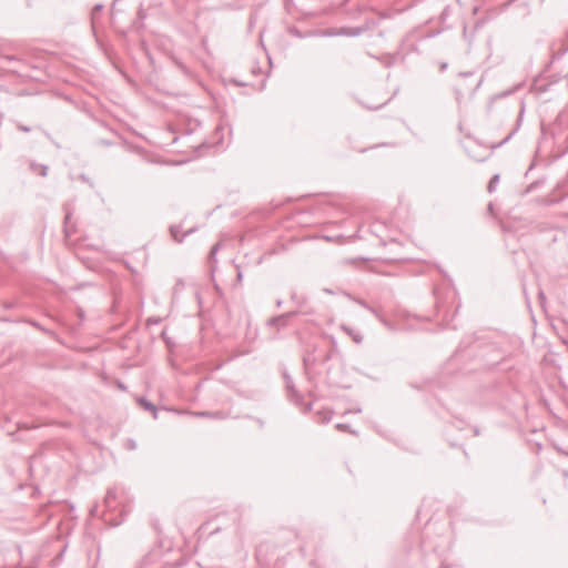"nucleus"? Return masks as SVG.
I'll use <instances>...</instances> for the list:
<instances>
[{
    "label": "nucleus",
    "mask_w": 568,
    "mask_h": 568,
    "mask_svg": "<svg viewBox=\"0 0 568 568\" xmlns=\"http://www.w3.org/2000/svg\"><path fill=\"white\" fill-rule=\"evenodd\" d=\"M283 377L285 381V387L287 392V396L292 403H294L296 406H302L304 403V398L302 394L296 389L293 378L287 372L283 373Z\"/></svg>",
    "instance_id": "f257e3e1"
},
{
    "label": "nucleus",
    "mask_w": 568,
    "mask_h": 568,
    "mask_svg": "<svg viewBox=\"0 0 568 568\" xmlns=\"http://www.w3.org/2000/svg\"><path fill=\"white\" fill-rule=\"evenodd\" d=\"M119 489L118 487H111L108 489L106 495L104 497V506L108 511L114 510L119 503Z\"/></svg>",
    "instance_id": "f03ea898"
},
{
    "label": "nucleus",
    "mask_w": 568,
    "mask_h": 568,
    "mask_svg": "<svg viewBox=\"0 0 568 568\" xmlns=\"http://www.w3.org/2000/svg\"><path fill=\"white\" fill-rule=\"evenodd\" d=\"M524 112H525V105H524V103H521V108H520V112L518 115L516 126L508 133V135L503 141H500L496 145H493V148L501 146L503 144L507 143L515 135V133L518 131V129L520 126Z\"/></svg>",
    "instance_id": "7ed1b4c3"
},
{
    "label": "nucleus",
    "mask_w": 568,
    "mask_h": 568,
    "mask_svg": "<svg viewBox=\"0 0 568 568\" xmlns=\"http://www.w3.org/2000/svg\"><path fill=\"white\" fill-rule=\"evenodd\" d=\"M138 403L143 409L151 412L154 419L158 418L159 409L152 402H150L145 397H139Z\"/></svg>",
    "instance_id": "20e7f679"
},
{
    "label": "nucleus",
    "mask_w": 568,
    "mask_h": 568,
    "mask_svg": "<svg viewBox=\"0 0 568 568\" xmlns=\"http://www.w3.org/2000/svg\"><path fill=\"white\" fill-rule=\"evenodd\" d=\"M300 314V311H291L277 316H273L272 322H282V326H287L288 321Z\"/></svg>",
    "instance_id": "39448f33"
},
{
    "label": "nucleus",
    "mask_w": 568,
    "mask_h": 568,
    "mask_svg": "<svg viewBox=\"0 0 568 568\" xmlns=\"http://www.w3.org/2000/svg\"><path fill=\"white\" fill-rule=\"evenodd\" d=\"M341 328H342V329H343V331H344V332H345V333H346V334H347V335H348V336H349V337H351V338H352L356 344H361V343L363 342V335H362L358 331H356V329H354V328H352V327H349V326H347V325H344V324L341 326Z\"/></svg>",
    "instance_id": "423d86ee"
},
{
    "label": "nucleus",
    "mask_w": 568,
    "mask_h": 568,
    "mask_svg": "<svg viewBox=\"0 0 568 568\" xmlns=\"http://www.w3.org/2000/svg\"><path fill=\"white\" fill-rule=\"evenodd\" d=\"M194 231H195V229H190L187 232H185L183 234L182 237H179V234L181 232V226L180 225H171L170 226L171 236L174 239V241H176L179 243H181L186 235L193 233Z\"/></svg>",
    "instance_id": "0eeeda50"
},
{
    "label": "nucleus",
    "mask_w": 568,
    "mask_h": 568,
    "mask_svg": "<svg viewBox=\"0 0 568 568\" xmlns=\"http://www.w3.org/2000/svg\"><path fill=\"white\" fill-rule=\"evenodd\" d=\"M30 170L41 176H47L49 168L44 164H38L36 162L30 163Z\"/></svg>",
    "instance_id": "6e6552de"
},
{
    "label": "nucleus",
    "mask_w": 568,
    "mask_h": 568,
    "mask_svg": "<svg viewBox=\"0 0 568 568\" xmlns=\"http://www.w3.org/2000/svg\"><path fill=\"white\" fill-rule=\"evenodd\" d=\"M315 359H312L310 356H304L303 358V365H304V369H305V374L307 376V379L310 382L313 381V376H312V373H311V366L314 364Z\"/></svg>",
    "instance_id": "1a4fd4ad"
},
{
    "label": "nucleus",
    "mask_w": 568,
    "mask_h": 568,
    "mask_svg": "<svg viewBox=\"0 0 568 568\" xmlns=\"http://www.w3.org/2000/svg\"><path fill=\"white\" fill-rule=\"evenodd\" d=\"M499 179H500V175H499V174H494V175L491 176V179L489 180L488 186H487V191H488L489 193H493V192L496 190L497 184H498V182H499Z\"/></svg>",
    "instance_id": "9d476101"
},
{
    "label": "nucleus",
    "mask_w": 568,
    "mask_h": 568,
    "mask_svg": "<svg viewBox=\"0 0 568 568\" xmlns=\"http://www.w3.org/2000/svg\"><path fill=\"white\" fill-rule=\"evenodd\" d=\"M195 416H199V417H210V418H220L221 417V413L220 412H196V413H193Z\"/></svg>",
    "instance_id": "9b49d317"
},
{
    "label": "nucleus",
    "mask_w": 568,
    "mask_h": 568,
    "mask_svg": "<svg viewBox=\"0 0 568 568\" xmlns=\"http://www.w3.org/2000/svg\"><path fill=\"white\" fill-rule=\"evenodd\" d=\"M103 10V4H95L93 8H92V11H91V19H92V24H94L95 22V19L98 17V14H100V12Z\"/></svg>",
    "instance_id": "f8f14e48"
},
{
    "label": "nucleus",
    "mask_w": 568,
    "mask_h": 568,
    "mask_svg": "<svg viewBox=\"0 0 568 568\" xmlns=\"http://www.w3.org/2000/svg\"><path fill=\"white\" fill-rule=\"evenodd\" d=\"M332 342H333V348H332V351H331V352H328V353H326V354L324 355V357H323V359H322V362H323V363H326V362L331 361V359H332V357H333V355H334V353H335V352H337V346H336V342H335V339H334V338H332Z\"/></svg>",
    "instance_id": "ddd939ff"
},
{
    "label": "nucleus",
    "mask_w": 568,
    "mask_h": 568,
    "mask_svg": "<svg viewBox=\"0 0 568 568\" xmlns=\"http://www.w3.org/2000/svg\"><path fill=\"white\" fill-rule=\"evenodd\" d=\"M356 302L364 308H366L367 311H369L371 313H373L374 315L377 316V312L374 307H372L371 305L367 304L366 301L364 300H356Z\"/></svg>",
    "instance_id": "4468645a"
},
{
    "label": "nucleus",
    "mask_w": 568,
    "mask_h": 568,
    "mask_svg": "<svg viewBox=\"0 0 568 568\" xmlns=\"http://www.w3.org/2000/svg\"><path fill=\"white\" fill-rule=\"evenodd\" d=\"M273 317L268 318L267 325L270 327H274L277 332L284 328L285 326H282V322H272Z\"/></svg>",
    "instance_id": "2eb2a0df"
},
{
    "label": "nucleus",
    "mask_w": 568,
    "mask_h": 568,
    "mask_svg": "<svg viewBox=\"0 0 568 568\" xmlns=\"http://www.w3.org/2000/svg\"><path fill=\"white\" fill-rule=\"evenodd\" d=\"M79 179H80L82 182H84V183L89 184V186H90V187H94V183H93V181H92V180H91L87 174L81 173V174L79 175Z\"/></svg>",
    "instance_id": "dca6fc26"
},
{
    "label": "nucleus",
    "mask_w": 568,
    "mask_h": 568,
    "mask_svg": "<svg viewBox=\"0 0 568 568\" xmlns=\"http://www.w3.org/2000/svg\"><path fill=\"white\" fill-rule=\"evenodd\" d=\"M450 14V7L446 6L440 14L443 21H445Z\"/></svg>",
    "instance_id": "f3484780"
},
{
    "label": "nucleus",
    "mask_w": 568,
    "mask_h": 568,
    "mask_svg": "<svg viewBox=\"0 0 568 568\" xmlns=\"http://www.w3.org/2000/svg\"><path fill=\"white\" fill-rule=\"evenodd\" d=\"M138 18H139L140 20H144V19L146 18V13H145V11H144V9H143V8H140V9H139V11H138Z\"/></svg>",
    "instance_id": "a211bd4d"
},
{
    "label": "nucleus",
    "mask_w": 568,
    "mask_h": 568,
    "mask_svg": "<svg viewBox=\"0 0 568 568\" xmlns=\"http://www.w3.org/2000/svg\"><path fill=\"white\" fill-rule=\"evenodd\" d=\"M17 128H18L19 131H22V132H26V133L31 131L30 126H27V125H23V124H18Z\"/></svg>",
    "instance_id": "6ab92c4d"
},
{
    "label": "nucleus",
    "mask_w": 568,
    "mask_h": 568,
    "mask_svg": "<svg viewBox=\"0 0 568 568\" xmlns=\"http://www.w3.org/2000/svg\"><path fill=\"white\" fill-rule=\"evenodd\" d=\"M220 248V244H215L212 248H211V252H210V256L211 257H214V255L216 254V252L219 251Z\"/></svg>",
    "instance_id": "aec40b11"
},
{
    "label": "nucleus",
    "mask_w": 568,
    "mask_h": 568,
    "mask_svg": "<svg viewBox=\"0 0 568 568\" xmlns=\"http://www.w3.org/2000/svg\"><path fill=\"white\" fill-rule=\"evenodd\" d=\"M348 427L349 426L347 424H342V423L336 424V428L339 430H346V429H348Z\"/></svg>",
    "instance_id": "412c9836"
},
{
    "label": "nucleus",
    "mask_w": 568,
    "mask_h": 568,
    "mask_svg": "<svg viewBox=\"0 0 568 568\" xmlns=\"http://www.w3.org/2000/svg\"><path fill=\"white\" fill-rule=\"evenodd\" d=\"M128 448H130V449H135V448H136V444H135V442H134V440H132V439H129V440H128Z\"/></svg>",
    "instance_id": "4be33fe9"
},
{
    "label": "nucleus",
    "mask_w": 568,
    "mask_h": 568,
    "mask_svg": "<svg viewBox=\"0 0 568 568\" xmlns=\"http://www.w3.org/2000/svg\"><path fill=\"white\" fill-rule=\"evenodd\" d=\"M98 510H99V507L97 505H94L91 509H90V515L91 516H97L98 515Z\"/></svg>",
    "instance_id": "5701e85b"
},
{
    "label": "nucleus",
    "mask_w": 568,
    "mask_h": 568,
    "mask_svg": "<svg viewBox=\"0 0 568 568\" xmlns=\"http://www.w3.org/2000/svg\"><path fill=\"white\" fill-rule=\"evenodd\" d=\"M242 278H243V274H242V272L239 270V271H237V274H236V281H237V283H241V282H242Z\"/></svg>",
    "instance_id": "b1692460"
},
{
    "label": "nucleus",
    "mask_w": 568,
    "mask_h": 568,
    "mask_svg": "<svg viewBox=\"0 0 568 568\" xmlns=\"http://www.w3.org/2000/svg\"><path fill=\"white\" fill-rule=\"evenodd\" d=\"M291 300L294 302V303H297L300 301V297L297 296L296 293H292L291 295Z\"/></svg>",
    "instance_id": "393cba45"
},
{
    "label": "nucleus",
    "mask_w": 568,
    "mask_h": 568,
    "mask_svg": "<svg viewBox=\"0 0 568 568\" xmlns=\"http://www.w3.org/2000/svg\"><path fill=\"white\" fill-rule=\"evenodd\" d=\"M329 420H331V415L329 414H324L322 423H328Z\"/></svg>",
    "instance_id": "a878e982"
},
{
    "label": "nucleus",
    "mask_w": 568,
    "mask_h": 568,
    "mask_svg": "<svg viewBox=\"0 0 568 568\" xmlns=\"http://www.w3.org/2000/svg\"><path fill=\"white\" fill-rule=\"evenodd\" d=\"M71 219V212H67L64 216V223L67 224Z\"/></svg>",
    "instance_id": "bb28decb"
},
{
    "label": "nucleus",
    "mask_w": 568,
    "mask_h": 568,
    "mask_svg": "<svg viewBox=\"0 0 568 568\" xmlns=\"http://www.w3.org/2000/svg\"><path fill=\"white\" fill-rule=\"evenodd\" d=\"M254 419L261 428L264 426V422L261 418H254Z\"/></svg>",
    "instance_id": "cd10ccee"
},
{
    "label": "nucleus",
    "mask_w": 568,
    "mask_h": 568,
    "mask_svg": "<svg viewBox=\"0 0 568 568\" xmlns=\"http://www.w3.org/2000/svg\"><path fill=\"white\" fill-rule=\"evenodd\" d=\"M4 59L8 60V61L17 60L14 55H6Z\"/></svg>",
    "instance_id": "c85d7f7f"
},
{
    "label": "nucleus",
    "mask_w": 568,
    "mask_h": 568,
    "mask_svg": "<svg viewBox=\"0 0 568 568\" xmlns=\"http://www.w3.org/2000/svg\"><path fill=\"white\" fill-rule=\"evenodd\" d=\"M105 521H111V524H112L113 526H118V525L121 523V521H112V519H111V518H110V519H106V518H105Z\"/></svg>",
    "instance_id": "c756f323"
},
{
    "label": "nucleus",
    "mask_w": 568,
    "mask_h": 568,
    "mask_svg": "<svg viewBox=\"0 0 568 568\" xmlns=\"http://www.w3.org/2000/svg\"><path fill=\"white\" fill-rule=\"evenodd\" d=\"M305 303L304 298H300V301L296 303L298 306H303Z\"/></svg>",
    "instance_id": "7c9ffc66"
},
{
    "label": "nucleus",
    "mask_w": 568,
    "mask_h": 568,
    "mask_svg": "<svg viewBox=\"0 0 568 568\" xmlns=\"http://www.w3.org/2000/svg\"><path fill=\"white\" fill-rule=\"evenodd\" d=\"M473 432H474V435H475V436H478V435H479V429H478V427H474Z\"/></svg>",
    "instance_id": "2f4dec72"
},
{
    "label": "nucleus",
    "mask_w": 568,
    "mask_h": 568,
    "mask_svg": "<svg viewBox=\"0 0 568 568\" xmlns=\"http://www.w3.org/2000/svg\"><path fill=\"white\" fill-rule=\"evenodd\" d=\"M283 305V301L282 300H277L276 301V307H281Z\"/></svg>",
    "instance_id": "473e14b6"
},
{
    "label": "nucleus",
    "mask_w": 568,
    "mask_h": 568,
    "mask_svg": "<svg viewBox=\"0 0 568 568\" xmlns=\"http://www.w3.org/2000/svg\"><path fill=\"white\" fill-rule=\"evenodd\" d=\"M446 68H447V63H445V62H444V63L440 65V69H442V71H443V70H445Z\"/></svg>",
    "instance_id": "72a5a7b5"
},
{
    "label": "nucleus",
    "mask_w": 568,
    "mask_h": 568,
    "mask_svg": "<svg viewBox=\"0 0 568 568\" xmlns=\"http://www.w3.org/2000/svg\"><path fill=\"white\" fill-rule=\"evenodd\" d=\"M385 65H386V67H390V65H392V61H390V60H387V61L385 62Z\"/></svg>",
    "instance_id": "f704fd0d"
},
{
    "label": "nucleus",
    "mask_w": 568,
    "mask_h": 568,
    "mask_svg": "<svg viewBox=\"0 0 568 568\" xmlns=\"http://www.w3.org/2000/svg\"><path fill=\"white\" fill-rule=\"evenodd\" d=\"M558 452L568 456V453H567V452H565V449H559V448H558Z\"/></svg>",
    "instance_id": "c9c22d12"
},
{
    "label": "nucleus",
    "mask_w": 568,
    "mask_h": 568,
    "mask_svg": "<svg viewBox=\"0 0 568 568\" xmlns=\"http://www.w3.org/2000/svg\"><path fill=\"white\" fill-rule=\"evenodd\" d=\"M179 65H180V68H181L184 72H186V68H185L183 64H179Z\"/></svg>",
    "instance_id": "e433bc0d"
},
{
    "label": "nucleus",
    "mask_w": 568,
    "mask_h": 568,
    "mask_svg": "<svg viewBox=\"0 0 568 568\" xmlns=\"http://www.w3.org/2000/svg\"><path fill=\"white\" fill-rule=\"evenodd\" d=\"M294 34H295V36L301 37V33H300V31H298V30H295V31H294Z\"/></svg>",
    "instance_id": "4c0bfd02"
},
{
    "label": "nucleus",
    "mask_w": 568,
    "mask_h": 568,
    "mask_svg": "<svg viewBox=\"0 0 568 568\" xmlns=\"http://www.w3.org/2000/svg\"><path fill=\"white\" fill-rule=\"evenodd\" d=\"M508 94H509V92H508V91H507V92H503V93L500 94V97H506V95H508Z\"/></svg>",
    "instance_id": "58836bf2"
},
{
    "label": "nucleus",
    "mask_w": 568,
    "mask_h": 568,
    "mask_svg": "<svg viewBox=\"0 0 568 568\" xmlns=\"http://www.w3.org/2000/svg\"><path fill=\"white\" fill-rule=\"evenodd\" d=\"M151 322H152V323H154V324H156V323H158V320H151V318H150V320H149V323H151Z\"/></svg>",
    "instance_id": "ea45409f"
},
{
    "label": "nucleus",
    "mask_w": 568,
    "mask_h": 568,
    "mask_svg": "<svg viewBox=\"0 0 568 568\" xmlns=\"http://www.w3.org/2000/svg\"><path fill=\"white\" fill-rule=\"evenodd\" d=\"M119 387H120L121 389H125V386H124L122 383H120V384H119Z\"/></svg>",
    "instance_id": "a19ab883"
},
{
    "label": "nucleus",
    "mask_w": 568,
    "mask_h": 568,
    "mask_svg": "<svg viewBox=\"0 0 568 568\" xmlns=\"http://www.w3.org/2000/svg\"><path fill=\"white\" fill-rule=\"evenodd\" d=\"M382 105H378V106H375V108H372V110H378ZM368 109H371V106H368Z\"/></svg>",
    "instance_id": "79ce46f5"
},
{
    "label": "nucleus",
    "mask_w": 568,
    "mask_h": 568,
    "mask_svg": "<svg viewBox=\"0 0 568 568\" xmlns=\"http://www.w3.org/2000/svg\"><path fill=\"white\" fill-rule=\"evenodd\" d=\"M539 297H540V298H545L544 292H540V293H539Z\"/></svg>",
    "instance_id": "37998d69"
},
{
    "label": "nucleus",
    "mask_w": 568,
    "mask_h": 568,
    "mask_svg": "<svg viewBox=\"0 0 568 568\" xmlns=\"http://www.w3.org/2000/svg\"><path fill=\"white\" fill-rule=\"evenodd\" d=\"M217 531H219V528H215L214 530H212V531H211V535H212V534H215V532H217Z\"/></svg>",
    "instance_id": "c03bdc74"
},
{
    "label": "nucleus",
    "mask_w": 568,
    "mask_h": 568,
    "mask_svg": "<svg viewBox=\"0 0 568 568\" xmlns=\"http://www.w3.org/2000/svg\"><path fill=\"white\" fill-rule=\"evenodd\" d=\"M305 410H311V404L307 405Z\"/></svg>",
    "instance_id": "a18cd8bd"
}]
</instances>
